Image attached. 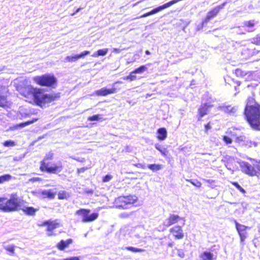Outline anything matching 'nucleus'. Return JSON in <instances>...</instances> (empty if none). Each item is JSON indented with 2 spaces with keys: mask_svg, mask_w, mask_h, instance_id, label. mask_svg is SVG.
<instances>
[{
  "mask_svg": "<svg viewBox=\"0 0 260 260\" xmlns=\"http://www.w3.org/2000/svg\"><path fill=\"white\" fill-rule=\"evenodd\" d=\"M15 88L28 101H32L36 105L41 108L47 104L58 100L60 97L59 92L47 94L45 93V89L41 87H34L30 85L17 84L15 85Z\"/></svg>",
  "mask_w": 260,
  "mask_h": 260,
  "instance_id": "1",
  "label": "nucleus"
},
{
  "mask_svg": "<svg viewBox=\"0 0 260 260\" xmlns=\"http://www.w3.org/2000/svg\"><path fill=\"white\" fill-rule=\"evenodd\" d=\"M244 114L250 127L260 131V104L255 101L254 96L247 98Z\"/></svg>",
  "mask_w": 260,
  "mask_h": 260,
  "instance_id": "2",
  "label": "nucleus"
},
{
  "mask_svg": "<svg viewBox=\"0 0 260 260\" xmlns=\"http://www.w3.org/2000/svg\"><path fill=\"white\" fill-rule=\"evenodd\" d=\"M23 203L17 196L16 193L12 194L9 200L4 198H0V210L4 211H14L22 209L23 211H35L32 207L21 208Z\"/></svg>",
  "mask_w": 260,
  "mask_h": 260,
  "instance_id": "3",
  "label": "nucleus"
},
{
  "mask_svg": "<svg viewBox=\"0 0 260 260\" xmlns=\"http://www.w3.org/2000/svg\"><path fill=\"white\" fill-rule=\"evenodd\" d=\"M53 158V153L49 152L46 154L43 160L40 162V170L43 172H47L49 174H56L62 170V165H54L49 166V161Z\"/></svg>",
  "mask_w": 260,
  "mask_h": 260,
  "instance_id": "4",
  "label": "nucleus"
},
{
  "mask_svg": "<svg viewBox=\"0 0 260 260\" xmlns=\"http://www.w3.org/2000/svg\"><path fill=\"white\" fill-rule=\"evenodd\" d=\"M32 80L36 84L42 87L54 88L57 84L56 77L53 74H45L34 76L32 78Z\"/></svg>",
  "mask_w": 260,
  "mask_h": 260,
  "instance_id": "5",
  "label": "nucleus"
},
{
  "mask_svg": "<svg viewBox=\"0 0 260 260\" xmlns=\"http://www.w3.org/2000/svg\"><path fill=\"white\" fill-rule=\"evenodd\" d=\"M39 226L47 225V235L48 236H51L54 235L53 230L57 229L61 226L60 222L58 219L54 220H48L42 222L38 224Z\"/></svg>",
  "mask_w": 260,
  "mask_h": 260,
  "instance_id": "6",
  "label": "nucleus"
},
{
  "mask_svg": "<svg viewBox=\"0 0 260 260\" xmlns=\"http://www.w3.org/2000/svg\"><path fill=\"white\" fill-rule=\"evenodd\" d=\"M240 166L243 172L251 176L257 175V172L260 169L259 166H252L247 162H243Z\"/></svg>",
  "mask_w": 260,
  "mask_h": 260,
  "instance_id": "7",
  "label": "nucleus"
},
{
  "mask_svg": "<svg viewBox=\"0 0 260 260\" xmlns=\"http://www.w3.org/2000/svg\"><path fill=\"white\" fill-rule=\"evenodd\" d=\"M90 212H77L81 218V221L83 222H90L95 220L98 217L97 213Z\"/></svg>",
  "mask_w": 260,
  "mask_h": 260,
  "instance_id": "8",
  "label": "nucleus"
},
{
  "mask_svg": "<svg viewBox=\"0 0 260 260\" xmlns=\"http://www.w3.org/2000/svg\"><path fill=\"white\" fill-rule=\"evenodd\" d=\"M225 5V3H223L222 4L217 6L216 7L212 8L210 10L206 15L205 18V21L206 22L209 21L210 19L215 17L219 12Z\"/></svg>",
  "mask_w": 260,
  "mask_h": 260,
  "instance_id": "9",
  "label": "nucleus"
},
{
  "mask_svg": "<svg viewBox=\"0 0 260 260\" xmlns=\"http://www.w3.org/2000/svg\"><path fill=\"white\" fill-rule=\"evenodd\" d=\"M180 220H182V225L185 224V220L183 218L175 214H170V216L164 221V225L166 226H169L172 224L177 223Z\"/></svg>",
  "mask_w": 260,
  "mask_h": 260,
  "instance_id": "10",
  "label": "nucleus"
},
{
  "mask_svg": "<svg viewBox=\"0 0 260 260\" xmlns=\"http://www.w3.org/2000/svg\"><path fill=\"white\" fill-rule=\"evenodd\" d=\"M236 229L239 233L240 237V240L241 242H243L245 239L247 238V233L246 232V229H250L248 226H245L241 224L235 220Z\"/></svg>",
  "mask_w": 260,
  "mask_h": 260,
  "instance_id": "11",
  "label": "nucleus"
},
{
  "mask_svg": "<svg viewBox=\"0 0 260 260\" xmlns=\"http://www.w3.org/2000/svg\"><path fill=\"white\" fill-rule=\"evenodd\" d=\"M212 107V105L208 103L202 104L198 108V120H201V118L208 113L209 109Z\"/></svg>",
  "mask_w": 260,
  "mask_h": 260,
  "instance_id": "12",
  "label": "nucleus"
},
{
  "mask_svg": "<svg viewBox=\"0 0 260 260\" xmlns=\"http://www.w3.org/2000/svg\"><path fill=\"white\" fill-rule=\"evenodd\" d=\"M7 89L5 86H0V107L5 108L8 106L6 93Z\"/></svg>",
  "mask_w": 260,
  "mask_h": 260,
  "instance_id": "13",
  "label": "nucleus"
},
{
  "mask_svg": "<svg viewBox=\"0 0 260 260\" xmlns=\"http://www.w3.org/2000/svg\"><path fill=\"white\" fill-rule=\"evenodd\" d=\"M258 23V21L255 19H250L249 20L244 21L243 23V27L246 29L248 32H252L255 30V26Z\"/></svg>",
  "mask_w": 260,
  "mask_h": 260,
  "instance_id": "14",
  "label": "nucleus"
},
{
  "mask_svg": "<svg viewBox=\"0 0 260 260\" xmlns=\"http://www.w3.org/2000/svg\"><path fill=\"white\" fill-rule=\"evenodd\" d=\"M117 91V89L114 87L109 89L102 88L95 91V94L99 96H106L108 94L115 93Z\"/></svg>",
  "mask_w": 260,
  "mask_h": 260,
  "instance_id": "15",
  "label": "nucleus"
},
{
  "mask_svg": "<svg viewBox=\"0 0 260 260\" xmlns=\"http://www.w3.org/2000/svg\"><path fill=\"white\" fill-rule=\"evenodd\" d=\"M170 232L177 239L184 237V233L181 226H175L170 230Z\"/></svg>",
  "mask_w": 260,
  "mask_h": 260,
  "instance_id": "16",
  "label": "nucleus"
},
{
  "mask_svg": "<svg viewBox=\"0 0 260 260\" xmlns=\"http://www.w3.org/2000/svg\"><path fill=\"white\" fill-rule=\"evenodd\" d=\"M114 206L116 208L125 209L126 208V204L123 196H120L117 198L114 201Z\"/></svg>",
  "mask_w": 260,
  "mask_h": 260,
  "instance_id": "17",
  "label": "nucleus"
},
{
  "mask_svg": "<svg viewBox=\"0 0 260 260\" xmlns=\"http://www.w3.org/2000/svg\"><path fill=\"white\" fill-rule=\"evenodd\" d=\"M157 134L156 138L158 140L162 141L167 138V132L165 127L159 128L157 130Z\"/></svg>",
  "mask_w": 260,
  "mask_h": 260,
  "instance_id": "18",
  "label": "nucleus"
},
{
  "mask_svg": "<svg viewBox=\"0 0 260 260\" xmlns=\"http://www.w3.org/2000/svg\"><path fill=\"white\" fill-rule=\"evenodd\" d=\"M73 242L72 239H69L66 241L61 240L57 245V247L60 250H64L66 248L68 247L69 245Z\"/></svg>",
  "mask_w": 260,
  "mask_h": 260,
  "instance_id": "19",
  "label": "nucleus"
},
{
  "mask_svg": "<svg viewBox=\"0 0 260 260\" xmlns=\"http://www.w3.org/2000/svg\"><path fill=\"white\" fill-rule=\"evenodd\" d=\"M123 197L127 206L135 203L138 200V198L135 195H128Z\"/></svg>",
  "mask_w": 260,
  "mask_h": 260,
  "instance_id": "20",
  "label": "nucleus"
},
{
  "mask_svg": "<svg viewBox=\"0 0 260 260\" xmlns=\"http://www.w3.org/2000/svg\"><path fill=\"white\" fill-rule=\"evenodd\" d=\"M38 120L37 118L33 119L31 120H28L24 122H21L19 124H17L13 126V129H17L19 127H25L30 124H31L34 123V122Z\"/></svg>",
  "mask_w": 260,
  "mask_h": 260,
  "instance_id": "21",
  "label": "nucleus"
},
{
  "mask_svg": "<svg viewBox=\"0 0 260 260\" xmlns=\"http://www.w3.org/2000/svg\"><path fill=\"white\" fill-rule=\"evenodd\" d=\"M201 260H213V254L210 252L204 251L200 256Z\"/></svg>",
  "mask_w": 260,
  "mask_h": 260,
  "instance_id": "22",
  "label": "nucleus"
},
{
  "mask_svg": "<svg viewBox=\"0 0 260 260\" xmlns=\"http://www.w3.org/2000/svg\"><path fill=\"white\" fill-rule=\"evenodd\" d=\"M108 52V48H104L99 49L95 52H94L92 56L94 57H97L100 56H104L107 54Z\"/></svg>",
  "mask_w": 260,
  "mask_h": 260,
  "instance_id": "23",
  "label": "nucleus"
},
{
  "mask_svg": "<svg viewBox=\"0 0 260 260\" xmlns=\"http://www.w3.org/2000/svg\"><path fill=\"white\" fill-rule=\"evenodd\" d=\"M42 193L44 197L51 199H54L56 194V193L53 192L51 189L44 190L42 192Z\"/></svg>",
  "mask_w": 260,
  "mask_h": 260,
  "instance_id": "24",
  "label": "nucleus"
},
{
  "mask_svg": "<svg viewBox=\"0 0 260 260\" xmlns=\"http://www.w3.org/2000/svg\"><path fill=\"white\" fill-rule=\"evenodd\" d=\"M244 145L247 148L255 147L258 145V143L251 140H248L245 141Z\"/></svg>",
  "mask_w": 260,
  "mask_h": 260,
  "instance_id": "25",
  "label": "nucleus"
},
{
  "mask_svg": "<svg viewBox=\"0 0 260 260\" xmlns=\"http://www.w3.org/2000/svg\"><path fill=\"white\" fill-rule=\"evenodd\" d=\"M58 199L59 200L67 199L70 197V194L66 191H60L58 193Z\"/></svg>",
  "mask_w": 260,
  "mask_h": 260,
  "instance_id": "26",
  "label": "nucleus"
},
{
  "mask_svg": "<svg viewBox=\"0 0 260 260\" xmlns=\"http://www.w3.org/2000/svg\"><path fill=\"white\" fill-rule=\"evenodd\" d=\"M148 168L153 172L160 170L162 168V165L161 164H150L148 166Z\"/></svg>",
  "mask_w": 260,
  "mask_h": 260,
  "instance_id": "27",
  "label": "nucleus"
},
{
  "mask_svg": "<svg viewBox=\"0 0 260 260\" xmlns=\"http://www.w3.org/2000/svg\"><path fill=\"white\" fill-rule=\"evenodd\" d=\"M15 246L14 245H4V248L10 252L11 255H14L15 253Z\"/></svg>",
  "mask_w": 260,
  "mask_h": 260,
  "instance_id": "28",
  "label": "nucleus"
},
{
  "mask_svg": "<svg viewBox=\"0 0 260 260\" xmlns=\"http://www.w3.org/2000/svg\"><path fill=\"white\" fill-rule=\"evenodd\" d=\"M155 147L156 148V149L160 151V152L161 153L162 155L166 156L168 155L169 151L167 148H161L158 145H156Z\"/></svg>",
  "mask_w": 260,
  "mask_h": 260,
  "instance_id": "29",
  "label": "nucleus"
},
{
  "mask_svg": "<svg viewBox=\"0 0 260 260\" xmlns=\"http://www.w3.org/2000/svg\"><path fill=\"white\" fill-rule=\"evenodd\" d=\"M147 70V68L146 66L143 65L139 68L135 69L133 71L134 73H135L136 74H141L143 73L144 71H146Z\"/></svg>",
  "mask_w": 260,
  "mask_h": 260,
  "instance_id": "30",
  "label": "nucleus"
},
{
  "mask_svg": "<svg viewBox=\"0 0 260 260\" xmlns=\"http://www.w3.org/2000/svg\"><path fill=\"white\" fill-rule=\"evenodd\" d=\"M11 178V176L8 174L0 176V184L10 180Z\"/></svg>",
  "mask_w": 260,
  "mask_h": 260,
  "instance_id": "31",
  "label": "nucleus"
},
{
  "mask_svg": "<svg viewBox=\"0 0 260 260\" xmlns=\"http://www.w3.org/2000/svg\"><path fill=\"white\" fill-rule=\"evenodd\" d=\"M135 73L133 72V71H132L129 74L123 78L124 80H129V81H134L137 79V76L135 75Z\"/></svg>",
  "mask_w": 260,
  "mask_h": 260,
  "instance_id": "32",
  "label": "nucleus"
},
{
  "mask_svg": "<svg viewBox=\"0 0 260 260\" xmlns=\"http://www.w3.org/2000/svg\"><path fill=\"white\" fill-rule=\"evenodd\" d=\"M126 249L133 252H142L145 251V249L133 247H127Z\"/></svg>",
  "mask_w": 260,
  "mask_h": 260,
  "instance_id": "33",
  "label": "nucleus"
},
{
  "mask_svg": "<svg viewBox=\"0 0 260 260\" xmlns=\"http://www.w3.org/2000/svg\"><path fill=\"white\" fill-rule=\"evenodd\" d=\"M3 145L6 147H13L15 145V143L13 140H7L3 142Z\"/></svg>",
  "mask_w": 260,
  "mask_h": 260,
  "instance_id": "34",
  "label": "nucleus"
},
{
  "mask_svg": "<svg viewBox=\"0 0 260 260\" xmlns=\"http://www.w3.org/2000/svg\"><path fill=\"white\" fill-rule=\"evenodd\" d=\"M78 59H79V58H78L77 54L74 55V56H67L66 57V60L68 61V62H73Z\"/></svg>",
  "mask_w": 260,
  "mask_h": 260,
  "instance_id": "35",
  "label": "nucleus"
},
{
  "mask_svg": "<svg viewBox=\"0 0 260 260\" xmlns=\"http://www.w3.org/2000/svg\"><path fill=\"white\" fill-rule=\"evenodd\" d=\"M231 184L235 186L241 192L243 193H245V190L237 182L233 181L231 182Z\"/></svg>",
  "mask_w": 260,
  "mask_h": 260,
  "instance_id": "36",
  "label": "nucleus"
},
{
  "mask_svg": "<svg viewBox=\"0 0 260 260\" xmlns=\"http://www.w3.org/2000/svg\"><path fill=\"white\" fill-rule=\"evenodd\" d=\"M251 42L256 45H260V36L257 35L252 39Z\"/></svg>",
  "mask_w": 260,
  "mask_h": 260,
  "instance_id": "37",
  "label": "nucleus"
},
{
  "mask_svg": "<svg viewBox=\"0 0 260 260\" xmlns=\"http://www.w3.org/2000/svg\"><path fill=\"white\" fill-rule=\"evenodd\" d=\"M235 74L237 76H241V77H243V76H245L246 74V72L245 71H242L240 69H236L235 71Z\"/></svg>",
  "mask_w": 260,
  "mask_h": 260,
  "instance_id": "38",
  "label": "nucleus"
},
{
  "mask_svg": "<svg viewBox=\"0 0 260 260\" xmlns=\"http://www.w3.org/2000/svg\"><path fill=\"white\" fill-rule=\"evenodd\" d=\"M222 140L224 142V143L227 145L231 144L233 142V140L231 138L225 135L222 136Z\"/></svg>",
  "mask_w": 260,
  "mask_h": 260,
  "instance_id": "39",
  "label": "nucleus"
},
{
  "mask_svg": "<svg viewBox=\"0 0 260 260\" xmlns=\"http://www.w3.org/2000/svg\"><path fill=\"white\" fill-rule=\"evenodd\" d=\"M212 128L211 126V122L209 121L207 123L204 125V132L205 133L207 134L208 131L211 129Z\"/></svg>",
  "mask_w": 260,
  "mask_h": 260,
  "instance_id": "40",
  "label": "nucleus"
},
{
  "mask_svg": "<svg viewBox=\"0 0 260 260\" xmlns=\"http://www.w3.org/2000/svg\"><path fill=\"white\" fill-rule=\"evenodd\" d=\"M100 115L98 114L93 115L91 116H89L87 118V120L89 121H98L100 120Z\"/></svg>",
  "mask_w": 260,
  "mask_h": 260,
  "instance_id": "41",
  "label": "nucleus"
},
{
  "mask_svg": "<svg viewBox=\"0 0 260 260\" xmlns=\"http://www.w3.org/2000/svg\"><path fill=\"white\" fill-rule=\"evenodd\" d=\"M187 181L188 182L191 183L192 184H193V185H194L197 187H200L201 186V185H202L201 182L198 180L194 181L193 180H192L191 179H189V180H187Z\"/></svg>",
  "mask_w": 260,
  "mask_h": 260,
  "instance_id": "42",
  "label": "nucleus"
},
{
  "mask_svg": "<svg viewBox=\"0 0 260 260\" xmlns=\"http://www.w3.org/2000/svg\"><path fill=\"white\" fill-rule=\"evenodd\" d=\"M235 141L238 143H240L243 142H245V137L244 136H237L235 139Z\"/></svg>",
  "mask_w": 260,
  "mask_h": 260,
  "instance_id": "43",
  "label": "nucleus"
},
{
  "mask_svg": "<svg viewBox=\"0 0 260 260\" xmlns=\"http://www.w3.org/2000/svg\"><path fill=\"white\" fill-rule=\"evenodd\" d=\"M112 179V176L109 174H107L104 176L102 178V181L104 182H107L109 181Z\"/></svg>",
  "mask_w": 260,
  "mask_h": 260,
  "instance_id": "44",
  "label": "nucleus"
},
{
  "mask_svg": "<svg viewBox=\"0 0 260 260\" xmlns=\"http://www.w3.org/2000/svg\"><path fill=\"white\" fill-rule=\"evenodd\" d=\"M89 53V51L85 50L77 55H78V58H82V57H84V56H85L86 55H88Z\"/></svg>",
  "mask_w": 260,
  "mask_h": 260,
  "instance_id": "45",
  "label": "nucleus"
},
{
  "mask_svg": "<svg viewBox=\"0 0 260 260\" xmlns=\"http://www.w3.org/2000/svg\"><path fill=\"white\" fill-rule=\"evenodd\" d=\"M176 249L177 250V254L178 255V256H179L181 258H183L185 256V254L183 252V251L181 249H178L176 248Z\"/></svg>",
  "mask_w": 260,
  "mask_h": 260,
  "instance_id": "46",
  "label": "nucleus"
},
{
  "mask_svg": "<svg viewBox=\"0 0 260 260\" xmlns=\"http://www.w3.org/2000/svg\"><path fill=\"white\" fill-rule=\"evenodd\" d=\"M89 168L88 167H82L81 168H78L77 169V172L78 174H80L82 172H84L85 171L87 170Z\"/></svg>",
  "mask_w": 260,
  "mask_h": 260,
  "instance_id": "47",
  "label": "nucleus"
},
{
  "mask_svg": "<svg viewBox=\"0 0 260 260\" xmlns=\"http://www.w3.org/2000/svg\"><path fill=\"white\" fill-rule=\"evenodd\" d=\"M150 15H152L151 11L143 14V15H142L140 16L139 17H137V18L145 17H147L148 16H149Z\"/></svg>",
  "mask_w": 260,
  "mask_h": 260,
  "instance_id": "48",
  "label": "nucleus"
},
{
  "mask_svg": "<svg viewBox=\"0 0 260 260\" xmlns=\"http://www.w3.org/2000/svg\"><path fill=\"white\" fill-rule=\"evenodd\" d=\"M128 216H129V214L126 213H122L120 215V217L121 218H125V217H128Z\"/></svg>",
  "mask_w": 260,
  "mask_h": 260,
  "instance_id": "49",
  "label": "nucleus"
},
{
  "mask_svg": "<svg viewBox=\"0 0 260 260\" xmlns=\"http://www.w3.org/2000/svg\"><path fill=\"white\" fill-rule=\"evenodd\" d=\"M83 9V8H78L76 11L75 12H74V13H73L72 14H71V15L72 16H73L74 15H75L76 13L78 12L80 10H82Z\"/></svg>",
  "mask_w": 260,
  "mask_h": 260,
  "instance_id": "50",
  "label": "nucleus"
},
{
  "mask_svg": "<svg viewBox=\"0 0 260 260\" xmlns=\"http://www.w3.org/2000/svg\"><path fill=\"white\" fill-rule=\"evenodd\" d=\"M85 192H86L87 193H93V190L87 189V190H85Z\"/></svg>",
  "mask_w": 260,
  "mask_h": 260,
  "instance_id": "51",
  "label": "nucleus"
},
{
  "mask_svg": "<svg viewBox=\"0 0 260 260\" xmlns=\"http://www.w3.org/2000/svg\"><path fill=\"white\" fill-rule=\"evenodd\" d=\"M27 215H31V216H34L35 215V212H25Z\"/></svg>",
  "mask_w": 260,
  "mask_h": 260,
  "instance_id": "52",
  "label": "nucleus"
},
{
  "mask_svg": "<svg viewBox=\"0 0 260 260\" xmlns=\"http://www.w3.org/2000/svg\"><path fill=\"white\" fill-rule=\"evenodd\" d=\"M120 51H121L120 49H119V48H114L113 49V51L116 52V53H119V52H120Z\"/></svg>",
  "mask_w": 260,
  "mask_h": 260,
  "instance_id": "53",
  "label": "nucleus"
},
{
  "mask_svg": "<svg viewBox=\"0 0 260 260\" xmlns=\"http://www.w3.org/2000/svg\"><path fill=\"white\" fill-rule=\"evenodd\" d=\"M76 160L78 161H79V162H83V161H85V159L84 158H82V159H80V158H77L76 159Z\"/></svg>",
  "mask_w": 260,
  "mask_h": 260,
  "instance_id": "54",
  "label": "nucleus"
},
{
  "mask_svg": "<svg viewBox=\"0 0 260 260\" xmlns=\"http://www.w3.org/2000/svg\"><path fill=\"white\" fill-rule=\"evenodd\" d=\"M77 211H84V212H85V211H89V210H87V209H80L78 210Z\"/></svg>",
  "mask_w": 260,
  "mask_h": 260,
  "instance_id": "55",
  "label": "nucleus"
},
{
  "mask_svg": "<svg viewBox=\"0 0 260 260\" xmlns=\"http://www.w3.org/2000/svg\"><path fill=\"white\" fill-rule=\"evenodd\" d=\"M174 245V243L173 242H170L169 243H168V246L169 247H172Z\"/></svg>",
  "mask_w": 260,
  "mask_h": 260,
  "instance_id": "56",
  "label": "nucleus"
},
{
  "mask_svg": "<svg viewBox=\"0 0 260 260\" xmlns=\"http://www.w3.org/2000/svg\"><path fill=\"white\" fill-rule=\"evenodd\" d=\"M258 232L260 234V223L257 225Z\"/></svg>",
  "mask_w": 260,
  "mask_h": 260,
  "instance_id": "57",
  "label": "nucleus"
},
{
  "mask_svg": "<svg viewBox=\"0 0 260 260\" xmlns=\"http://www.w3.org/2000/svg\"><path fill=\"white\" fill-rule=\"evenodd\" d=\"M145 53L147 54V55H149L150 54V52L148 51V50H146L145 51Z\"/></svg>",
  "mask_w": 260,
  "mask_h": 260,
  "instance_id": "58",
  "label": "nucleus"
},
{
  "mask_svg": "<svg viewBox=\"0 0 260 260\" xmlns=\"http://www.w3.org/2000/svg\"><path fill=\"white\" fill-rule=\"evenodd\" d=\"M121 83V81H116V82H115V83H114V84H116V83Z\"/></svg>",
  "mask_w": 260,
  "mask_h": 260,
  "instance_id": "59",
  "label": "nucleus"
},
{
  "mask_svg": "<svg viewBox=\"0 0 260 260\" xmlns=\"http://www.w3.org/2000/svg\"><path fill=\"white\" fill-rule=\"evenodd\" d=\"M87 234V233H86V234H85V235H84V236H85V237H86Z\"/></svg>",
  "mask_w": 260,
  "mask_h": 260,
  "instance_id": "60",
  "label": "nucleus"
},
{
  "mask_svg": "<svg viewBox=\"0 0 260 260\" xmlns=\"http://www.w3.org/2000/svg\"><path fill=\"white\" fill-rule=\"evenodd\" d=\"M259 171L260 172V169H259Z\"/></svg>",
  "mask_w": 260,
  "mask_h": 260,
  "instance_id": "61",
  "label": "nucleus"
}]
</instances>
